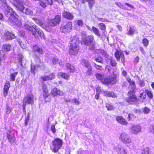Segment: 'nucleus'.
<instances>
[{
	"label": "nucleus",
	"mask_w": 154,
	"mask_h": 154,
	"mask_svg": "<svg viewBox=\"0 0 154 154\" xmlns=\"http://www.w3.org/2000/svg\"><path fill=\"white\" fill-rule=\"evenodd\" d=\"M0 7H3L5 9L4 11V14L8 18L9 20L12 23L16 25L19 27L21 26V23L18 20L16 17V13L7 4L6 0L0 1Z\"/></svg>",
	"instance_id": "f257e3e1"
},
{
	"label": "nucleus",
	"mask_w": 154,
	"mask_h": 154,
	"mask_svg": "<svg viewBox=\"0 0 154 154\" xmlns=\"http://www.w3.org/2000/svg\"><path fill=\"white\" fill-rule=\"evenodd\" d=\"M127 80L130 83L129 88H131V89L128 93V97L126 99L127 102L131 104H133L137 101V99L136 96L134 94V89L136 86L135 82L129 78H127Z\"/></svg>",
	"instance_id": "f03ea898"
},
{
	"label": "nucleus",
	"mask_w": 154,
	"mask_h": 154,
	"mask_svg": "<svg viewBox=\"0 0 154 154\" xmlns=\"http://www.w3.org/2000/svg\"><path fill=\"white\" fill-rule=\"evenodd\" d=\"M12 3L13 4L16 8L23 13L27 15H33L32 11L27 8H25L23 5L21 0H12Z\"/></svg>",
	"instance_id": "7ed1b4c3"
},
{
	"label": "nucleus",
	"mask_w": 154,
	"mask_h": 154,
	"mask_svg": "<svg viewBox=\"0 0 154 154\" xmlns=\"http://www.w3.org/2000/svg\"><path fill=\"white\" fill-rule=\"evenodd\" d=\"M24 28L29 32L32 33L33 35H35L33 32V30L34 29L41 38H45L43 32L40 29L37 28L35 25H33L31 26L28 25L26 24L24 26Z\"/></svg>",
	"instance_id": "20e7f679"
},
{
	"label": "nucleus",
	"mask_w": 154,
	"mask_h": 154,
	"mask_svg": "<svg viewBox=\"0 0 154 154\" xmlns=\"http://www.w3.org/2000/svg\"><path fill=\"white\" fill-rule=\"evenodd\" d=\"M78 43L76 39H72L70 43L69 50L70 54L75 55L77 54L79 49Z\"/></svg>",
	"instance_id": "39448f33"
},
{
	"label": "nucleus",
	"mask_w": 154,
	"mask_h": 154,
	"mask_svg": "<svg viewBox=\"0 0 154 154\" xmlns=\"http://www.w3.org/2000/svg\"><path fill=\"white\" fill-rule=\"evenodd\" d=\"M63 144L62 140L59 138L55 139L52 141L53 147L52 150L54 152H57L62 147Z\"/></svg>",
	"instance_id": "423d86ee"
},
{
	"label": "nucleus",
	"mask_w": 154,
	"mask_h": 154,
	"mask_svg": "<svg viewBox=\"0 0 154 154\" xmlns=\"http://www.w3.org/2000/svg\"><path fill=\"white\" fill-rule=\"evenodd\" d=\"M72 24L71 22L63 23L61 26L60 30L64 33H67L70 31L72 29Z\"/></svg>",
	"instance_id": "0eeeda50"
},
{
	"label": "nucleus",
	"mask_w": 154,
	"mask_h": 154,
	"mask_svg": "<svg viewBox=\"0 0 154 154\" xmlns=\"http://www.w3.org/2000/svg\"><path fill=\"white\" fill-rule=\"evenodd\" d=\"M116 78L115 77L104 78L101 80V82L106 85H114L116 83Z\"/></svg>",
	"instance_id": "6e6552de"
},
{
	"label": "nucleus",
	"mask_w": 154,
	"mask_h": 154,
	"mask_svg": "<svg viewBox=\"0 0 154 154\" xmlns=\"http://www.w3.org/2000/svg\"><path fill=\"white\" fill-rule=\"evenodd\" d=\"M119 140L123 143H129L131 142V138L125 133H122L119 137Z\"/></svg>",
	"instance_id": "1a4fd4ad"
},
{
	"label": "nucleus",
	"mask_w": 154,
	"mask_h": 154,
	"mask_svg": "<svg viewBox=\"0 0 154 154\" xmlns=\"http://www.w3.org/2000/svg\"><path fill=\"white\" fill-rule=\"evenodd\" d=\"M131 132L134 134H137L141 132V127L139 124L133 125L130 128Z\"/></svg>",
	"instance_id": "9d476101"
},
{
	"label": "nucleus",
	"mask_w": 154,
	"mask_h": 154,
	"mask_svg": "<svg viewBox=\"0 0 154 154\" xmlns=\"http://www.w3.org/2000/svg\"><path fill=\"white\" fill-rule=\"evenodd\" d=\"M82 43L89 46L90 50H93L95 49V44L91 39H83Z\"/></svg>",
	"instance_id": "9b49d317"
},
{
	"label": "nucleus",
	"mask_w": 154,
	"mask_h": 154,
	"mask_svg": "<svg viewBox=\"0 0 154 154\" xmlns=\"http://www.w3.org/2000/svg\"><path fill=\"white\" fill-rule=\"evenodd\" d=\"M33 96L32 95H28L23 99V103L32 104L33 103Z\"/></svg>",
	"instance_id": "f8f14e48"
},
{
	"label": "nucleus",
	"mask_w": 154,
	"mask_h": 154,
	"mask_svg": "<svg viewBox=\"0 0 154 154\" xmlns=\"http://www.w3.org/2000/svg\"><path fill=\"white\" fill-rule=\"evenodd\" d=\"M50 94L54 97L57 95L63 96V91L57 88H54L51 90Z\"/></svg>",
	"instance_id": "ddd939ff"
},
{
	"label": "nucleus",
	"mask_w": 154,
	"mask_h": 154,
	"mask_svg": "<svg viewBox=\"0 0 154 154\" xmlns=\"http://www.w3.org/2000/svg\"><path fill=\"white\" fill-rule=\"evenodd\" d=\"M115 56L118 61H119L120 58H121V61L122 62H124V56L122 51L117 50L115 53Z\"/></svg>",
	"instance_id": "4468645a"
},
{
	"label": "nucleus",
	"mask_w": 154,
	"mask_h": 154,
	"mask_svg": "<svg viewBox=\"0 0 154 154\" xmlns=\"http://www.w3.org/2000/svg\"><path fill=\"white\" fill-rule=\"evenodd\" d=\"M6 137L9 140V142L11 144L14 143L15 141V138L14 136L11 134L10 130H8L6 132Z\"/></svg>",
	"instance_id": "2eb2a0df"
},
{
	"label": "nucleus",
	"mask_w": 154,
	"mask_h": 154,
	"mask_svg": "<svg viewBox=\"0 0 154 154\" xmlns=\"http://www.w3.org/2000/svg\"><path fill=\"white\" fill-rule=\"evenodd\" d=\"M62 16L64 17L67 18L70 20H72L74 18V16L73 14H72L66 11H64L63 13Z\"/></svg>",
	"instance_id": "dca6fc26"
},
{
	"label": "nucleus",
	"mask_w": 154,
	"mask_h": 154,
	"mask_svg": "<svg viewBox=\"0 0 154 154\" xmlns=\"http://www.w3.org/2000/svg\"><path fill=\"white\" fill-rule=\"evenodd\" d=\"M10 87V82L8 81H7L5 84L4 88L3 95L4 97H6L8 94Z\"/></svg>",
	"instance_id": "f3484780"
},
{
	"label": "nucleus",
	"mask_w": 154,
	"mask_h": 154,
	"mask_svg": "<svg viewBox=\"0 0 154 154\" xmlns=\"http://www.w3.org/2000/svg\"><path fill=\"white\" fill-rule=\"evenodd\" d=\"M116 120L119 123L121 124L126 125L128 124V122L122 116H117L116 117Z\"/></svg>",
	"instance_id": "a211bd4d"
},
{
	"label": "nucleus",
	"mask_w": 154,
	"mask_h": 154,
	"mask_svg": "<svg viewBox=\"0 0 154 154\" xmlns=\"http://www.w3.org/2000/svg\"><path fill=\"white\" fill-rule=\"evenodd\" d=\"M16 38L15 35L9 31L6 32L4 34V38Z\"/></svg>",
	"instance_id": "6ab92c4d"
},
{
	"label": "nucleus",
	"mask_w": 154,
	"mask_h": 154,
	"mask_svg": "<svg viewBox=\"0 0 154 154\" xmlns=\"http://www.w3.org/2000/svg\"><path fill=\"white\" fill-rule=\"evenodd\" d=\"M33 51H34L37 52L38 53L42 54L43 53V50L42 48H40L37 45H35L33 47Z\"/></svg>",
	"instance_id": "aec40b11"
},
{
	"label": "nucleus",
	"mask_w": 154,
	"mask_h": 154,
	"mask_svg": "<svg viewBox=\"0 0 154 154\" xmlns=\"http://www.w3.org/2000/svg\"><path fill=\"white\" fill-rule=\"evenodd\" d=\"M103 94L104 95L108 97H115L116 96V94L111 91H104L103 92Z\"/></svg>",
	"instance_id": "412c9836"
},
{
	"label": "nucleus",
	"mask_w": 154,
	"mask_h": 154,
	"mask_svg": "<svg viewBox=\"0 0 154 154\" xmlns=\"http://www.w3.org/2000/svg\"><path fill=\"white\" fill-rule=\"evenodd\" d=\"M82 64L87 69L91 66L88 61L85 59L82 60Z\"/></svg>",
	"instance_id": "4be33fe9"
},
{
	"label": "nucleus",
	"mask_w": 154,
	"mask_h": 154,
	"mask_svg": "<svg viewBox=\"0 0 154 154\" xmlns=\"http://www.w3.org/2000/svg\"><path fill=\"white\" fill-rule=\"evenodd\" d=\"M57 75L59 77H60L66 80H67L69 77V75L65 73L59 72L58 73Z\"/></svg>",
	"instance_id": "5701e85b"
},
{
	"label": "nucleus",
	"mask_w": 154,
	"mask_h": 154,
	"mask_svg": "<svg viewBox=\"0 0 154 154\" xmlns=\"http://www.w3.org/2000/svg\"><path fill=\"white\" fill-rule=\"evenodd\" d=\"M66 66L67 70L70 72H73L75 71V68L73 66L71 65L69 63H67Z\"/></svg>",
	"instance_id": "b1692460"
},
{
	"label": "nucleus",
	"mask_w": 154,
	"mask_h": 154,
	"mask_svg": "<svg viewBox=\"0 0 154 154\" xmlns=\"http://www.w3.org/2000/svg\"><path fill=\"white\" fill-rule=\"evenodd\" d=\"M54 21L55 22L56 25L59 24L61 21V17L60 15H56L54 19H53Z\"/></svg>",
	"instance_id": "393cba45"
},
{
	"label": "nucleus",
	"mask_w": 154,
	"mask_h": 154,
	"mask_svg": "<svg viewBox=\"0 0 154 154\" xmlns=\"http://www.w3.org/2000/svg\"><path fill=\"white\" fill-rule=\"evenodd\" d=\"M92 30L94 33L97 35L100 36V34L99 33V30L98 29L96 28L94 26H93L92 28Z\"/></svg>",
	"instance_id": "a878e982"
},
{
	"label": "nucleus",
	"mask_w": 154,
	"mask_h": 154,
	"mask_svg": "<svg viewBox=\"0 0 154 154\" xmlns=\"http://www.w3.org/2000/svg\"><path fill=\"white\" fill-rule=\"evenodd\" d=\"M96 53H100L101 54L103 55L106 58H108L109 57V55L107 54L106 52L103 50H97Z\"/></svg>",
	"instance_id": "bb28decb"
},
{
	"label": "nucleus",
	"mask_w": 154,
	"mask_h": 154,
	"mask_svg": "<svg viewBox=\"0 0 154 154\" xmlns=\"http://www.w3.org/2000/svg\"><path fill=\"white\" fill-rule=\"evenodd\" d=\"M48 24L50 26L52 27L57 25L54 21L53 19H48Z\"/></svg>",
	"instance_id": "cd10ccee"
},
{
	"label": "nucleus",
	"mask_w": 154,
	"mask_h": 154,
	"mask_svg": "<svg viewBox=\"0 0 154 154\" xmlns=\"http://www.w3.org/2000/svg\"><path fill=\"white\" fill-rule=\"evenodd\" d=\"M87 74L89 75H91L93 73L92 66L88 68L86 70Z\"/></svg>",
	"instance_id": "c85d7f7f"
},
{
	"label": "nucleus",
	"mask_w": 154,
	"mask_h": 154,
	"mask_svg": "<svg viewBox=\"0 0 154 154\" xmlns=\"http://www.w3.org/2000/svg\"><path fill=\"white\" fill-rule=\"evenodd\" d=\"M40 65L39 64L38 65L35 66L34 65L32 64L31 65V71L32 73L34 74L35 73V70L37 69V67H38Z\"/></svg>",
	"instance_id": "c756f323"
},
{
	"label": "nucleus",
	"mask_w": 154,
	"mask_h": 154,
	"mask_svg": "<svg viewBox=\"0 0 154 154\" xmlns=\"http://www.w3.org/2000/svg\"><path fill=\"white\" fill-rule=\"evenodd\" d=\"M116 4L119 7L122 9H124L126 10H128V8L126 7L124 5L122 4L120 2H116Z\"/></svg>",
	"instance_id": "7c9ffc66"
},
{
	"label": "nucleus",
	"mask_w": 154,
	"mask_h": 154,
	"mask_svg": "<svg viewBox=\"0 0 154 154\" xmlns=\"http://www.w3.org/2000/svg\"><path fill=\"white\" fill-rule=\"evenodd\" d=\"M98 26L100 29L105 31L106 29V26L105 25L102 23H100L98 24Z\"/></svg>",
	"instance_id": "2f4dec72"
},
{
	"label": "nucleus",
	"mask_w": 154,
	"mask_h": 154,
	"mask_svg": "<svg viewBox=\"0 0 154 154\" xmlns=\"http://www.w3.org/2000/svg\"><path fill=\"white\" fill-rule=\"evenodd\" d=\"M142 110L143 112L145 114H148L150 112V109L146 107L143 108Z\"/></svg>",
	"instance_id": "473e14b6"
},
{
	"label": "nucleus",
	"mask_w": 154,
	"mask_h": 154,
	"mask_svg": "<svg viewBox=\"0 0 154 154\" xmlns=\"http://www.w3.org/2000/svg\"><path fill=\"white\" fill-rule=\"evenodd\" d=\"M143 89L144 88H143L142 90H140V96L141 98L142 99H145L146 97V93L143 92V91H144Z\"/></svg>",
	"instance_id": "72a5a7b5"
},
{
	"label": "nucleus",
	"mask_w": 154,
	"mask_h": 154,
	"mask_svg": "<svg viewBox=\"0 0 154 154\" xmlns=\"http://www.w3.org/2000/svg\"><path fill=\"white\" fill-rule=\"evenodd\" d=\"M43 95L44 98L45 100V101H50V99H49L48 100H47V98L48 97L49 94L48 92H43Z\"/></svg>",
	"instance_id": "f704fd0d"
},
{
	"label": "nucleus",
	"mask_w": 154,
	"mask_h": 154,
	"mask_svg": "<svg viewBox=\"0 0 154 154\" xmlns=\"http://www.w3.org/2000/svg\"><path fill=\"white\" fill-rule=\"evenodd\" d=\"M34 20L35 22L36 23L38 24L39 26L42 27L43 23L41 21L37 19L36 18H34L33 19Z\"/></svg>",
	"instance_id": "c9c22d12"
},
{
	"label": "nucleus",
	"mask_w": 154,
	"mask_h": 154,
	"mask_svg": "<svg viewBox=\"0 0 154 154\" xmlns=\"http://www.w3.org/2000/svg\"><path fill=\"white\" fill-rule=\"evenodd\" d=\"M144 89V90L146 91L148 97L151 98H153V96L151 91L148 90V89H146L145 88Z\"/></svg>",
	"instance_id": "e433bc0d"
},
{
	"label": "nucleus",
	"mask_w": 154,
	"mask_h": 154,
	"mask_svg": "<svg viewBox=\"0 0 154 154\" xmlns=\"http://www.w3.org/2000/svg\"><path fill=\"white\" fill-rule=\"evenodd\" d=\"M141 153L142 154H149V149L148 147L144 148L142 150Z\"/></svg>",
	"instance_id": "4c0bfd02"
},
{
	"label": "nucleus",
	"mask_w": 154,
	"mask_h": 154,
	"mask_svg": "<svg viewBox=\"0 0 154 154\" xmlns=\"http://www.w3.org/2000/svg\"><path fill=\"white\" fill-rule=\"evenodd\" d=\"M95 76L98 80H100L101 82V80L104 78L103 76L101 74L99 73H97L96 74Z\"/></svg>",
	"instance_id": "58836bf2"
},
{
	"label": "nucleus",
	"mask_w": 154,
	"mask_h": 154,
	"mask_svg": "<svg viewBox=\"0 0 154 154\" xmlns=\"http://www.w3.org/2000/svg\"><path fill=\"white\" fill-rule=\"evenodd\" d=\"M4 50L5 51H9L11 48V46L10 45H5L3 46Z\"/></svg>",
	"instance_id": "ea45409f"
},
{
	"label": "nucleus",
	"mask_w": 154,
	"mask_h": 154,
	"mask_svg": "<svg viewBox=\"0 0 154 154\" xmlns=\"http://www.w3.org/2000/svg\"><path fill=\"white\" fill-rule=\"evenodd\" d=\"M89 6L90 8H91L94 3L95 0H87Z\"/></svg>",
	"instance_id": "a19ab883"
},
{
	"label": "nucleus",
	"mask_w": 154,
	"mask_h": 154,
	"mask_svg": "<svg viewBox=\"0 0 154 154\" xmlns=\"http://www.w3.org/2000/svg\"><path fill=\"white\" fill-rule=\"evenodd\" d=\"M92 58L96 62L99 63H102V61H103V59L101 57H93Z\"/></svg>",
	"instance_id": "79ce46f5"
},
{
	"label": "nucleus",
	"mask_w": 154,
	"mask_h": 154,
	"mask_svg": "<svg viewBox=\"0 0 154 154\" xmlns=\"http://www.w3.org/2000/svg\"><path fill=\"white\" fill-rule=\"evenodd\" d=\"M18 72H15L11 74V79L12 81H14L15 80V77L17 75Z\"/></svg>",
	"instance_id": "37998d69"
},
{
	"label": "nucleus",
	"mask_w": 154,
	"mask_h": 154,
	"mask_svg": "<svg viewBox=\"0 0 154 154\" xmlns=\"http://www.w3.org/2000/svg\"><path fill=\"white\" fill-rule=\"evenodd\" d=\"M75 25H77L78 26H82L83 24V23L82 20H79L75 21Z\"/></svg>",
	"instance_id": "c03bdc74"
},
{
	"label": "nucleus",
	"mask_w": 154,
	"mask_h": 154,
	"mask_svg": "<svg viewBox=\"0 0 154 154\" xmlns=\"http://www.w3.org/2000/svg\"><path fill=\"white\" fill-rule=\"evenodd\" d=\"M23 57V55L21 54H19L18 55V58L19 60V64L22 66V60Z\"/></svg>",
	"instance_id": "a18cd8bd"
},
{
	"label": "nucleus",
	"mask_w": 154,
	"mask_h": 154,
	"mask_svg": "<svg viewBox=\"0 0 154 154\" xmlns=\"http://www.w3.org/2000/svg\"><path fill=\"white\" fill-rule=\"evenodd\" d=\"M109 60H110V63L111 65L112 66H115L116 64V61L112 59L111 58H110Z\"/></svg>",
	"instance_id": "49530a36"
},
{
	"label": "nucleus",
	"mask_w": 154,
	"mask_h": 154,
	"mask_svg": "<svg viewBox=\"0 0 154 154\" xmlns=\"http://www.w3.org/2000/svg\"><path fill=\"white\" fill-rule=\"evenodd\" d=\"M30 114V113H28L27 116L26 118L25 122V126H26L27 125L28 123L29 122V119Z\"/></svg>",
	"instance_id": "de8ad7c7"
},
{
	"label": "nucleus",
	"mask_w": 154,
	"mask_h": 154,
	"mask_svg": "<svg viewBox=\"0 0 154 154\" xmlns=\"http://www.w3.org/2000/svg\"><path fill=\"white\" fill-rule=\"evenodd\" d=\"M19 44L20 45V46L23 49L25 48L26 47V44H24L22 41H20V39H18L17 41Z\"/></svg>",
	"instance_id": "09e8293b"
},
{
	"label": "nucleus",
	"mask_w": 154,
	"mask_h": 154,
	"mask_svg": "<svg viewBox=\"0 0 154 154\" xmlns=\"http://www.w3.org/2000/svg\"><path fill=\"white\" fill-rule=\"evenodd\" d=\"M55 75L54 73H52L48 76L49 80H52L55 78Z\"/></svg>",
	"instance_id": "8fccbe9b"
},
{
	"label": "nucleus",
	"mask_w": 154,
	"mask_h": 154,
	"mask_svg": "<svg viewBox=\"0 0 154 154\" xmlns=\"http://www.w3.org/2000/svg\"><path fill=\"white\" fill-rule=\"evenodd\" d=\"M106 107L108 110H111L113 109L112 106L109 103L106 104Z\"/></svg>",
	"instance_id": "3c124183"
},
{
	"label": "nucleus",
	"mask_w": 154,
	"mask_h": 154,
	"mask_svg": "<svg viewBox=\"0 0 154 154\" xmlns=\"http://www.w3.org/2000/svg\"><path fill=\"white\" fill-rule=\"evenodd\" d=\"M94 66L98 70H100L102 69L101 66L97 65L95 63H94Z\"/></svg>",
	"instance_id": "603ef678"
},
{
	"label": "nucleus",
	"mask_w": 154,
	"mask_h": 154,
	"mask_svg": "<svg viewBox=\"0 0 154 154\" xmlns=\"http://www.w3.org/2000/svg\"><path fill=\"white\" fill-rule=\"evenodd\" d=\"M134 30L131 27H130L129 31L128 32V34L129 35H131L133 34Z\"/></svg>",
	"instance_id": "864d4df0"
},
{
	"label": "nucleus",
	"mask_w": 154,
	"mask_h": 154,
	"mask_svg": "<svg viewBox=\"0 0 154 154\" xmlns=\"http://www.w3.org/2000/svg\"><path fill=\"white\" fill-rule=\"evenodd\" d=\"M41 79L43 81H45L49 80L48 76H42L41 77Z\"/></svg>",
	"instance_id": "5fc2aeb1"
},
{
	"label": "nucleus",
	"mask_w": 154,
	"mask_h": 154,
	"mask_svg": "<svg viewBox=\"0 0 154 154\" xmlns=\"http://www.w3.org/2000/svg\"><path fill=\"white\" fill-rule=\"evenodd\" d=\"M42 90L43 92H48V90L47 88V86L43 84L42 85Z\"/></svg>",
	"instance_id": "6e6d98bb"
},
{
	"label": "nucleus",
	"mask_w": 154,
	"mask_h": 154,
	"mask_svg": "<svg viewBox=\"0 0 154 154\" xmlns=\"http://www.w3.org/2000/svg\"><path fill=\"white\" fill-rule=\"evenodd\" d=\"M139 84L140 86L143 87L145 85V83L144 81L141 80H140L139 82Z\"/></svg>",
	"instance_id": "4d7b16f0"
},
{
	"label": "nucleus",
	"mask_w": 154,
	"mask_h": 154,
	"mask_svg": "<svg viewBox=\"0 0 154 154\" xmlns=\"http://www.w3.org/2000/svg\"><path fill=\"white\" fill-rule=\"evenodd\" d=\"M148 42L147 39H143V43L145 46H146L148 45Z\"/></svg>",
	"instance_id": "13d9d810"
},
{
	"label": "nucleus",
	"mask_w": 154,
	"mask_h": 154,
	"mask_svg": "<svg viewBox=\"0 0 154 154\" xmlns=\"http://www.w3.org/2000/svg\"><path fill=\"white\" fill-rule=\"evenodd\" d=\"M51 130L53 133H55L56 131L54 125H51Z\"/></svg>",
	"instance_id": "bf43d9fd"
},
{
	"label": "nucleus",
	"mask_w": 154,
	"mask_h": 154,
	"mask_svg": "<svg viewBox=\"0 0 154 154\" xmlns=\"http://www.w3.org/2000/svg\"><path fill=\"white\" fill-rule=\"evenodd\" d=\"M6 112L7 114H9L11 112V109L9 107L7 106L6 109Z\"/></svg>",
	"instance_id": "052dcab7"
},
{
	"label": "nucleus",
	"mask_w": 154,
	"mask_h": 154,
	"mask_svg": "<svg viewBox=\"0 0 154 154\" xmlns=\"http://www.w3.org/2000/svg\"><path fill=\"white\" fill-rule=\"evenodd\" d=\"M19 35L21 37H23L25 35V33L24 32L20 31L19 32Z\"/></svg>",
	"instance_id": "680f3d73"
},
{
	"label": "nucleus",
	"mask_w": 154,
	"mask_h": 154,
	"mask_svg": "<svg viewBox=\"0 0 154 154\" xmlns=\"http://www.w3.org/2000/svg\"><path fill=\"white\" fill-rule=\"evenodd\" d=\"M134 117V116L132 114H129L128 115V120H130L131 119H132Z\"/></svg>",
	"instance_id": "e2e57ef3"
},
{
	"label": "nucleus",
	"mask_w": 154,
	"mask_h": 154,
	"mask_svg": "<svg viewBox=\"0 0 154 154\" xmlns=\"http://www.w3.org/2000/svg\"><path fill=\"white\" fill-rule=\"evenodd\" d=\"M149 130L152 133L154 134V125L151 126L149 128Z\"/></svg>",
	"instance_id": "0e129e2a"
},
{
	"label": "nucleus",
	"mask_w": 154,
	"mask_h": 154,
	"mask_svg": "<svg viewBox=\"0 0 154 154\" xmlns=\"http://www.w3.org/2000/svg\"><path fill=\"white\" fill-rule=\"evenodd\" d=\"M58 61V60L57 58H54L52 60V63L54 64H56L57 63Z\"/></svg>",
	"instance_id": "69168bd1"
},
{
	"label": "nucleus",
	"mask_w": 154,
	"mask_h": 154,
	"mask_svg": "<svg viewBox=\"0 0 154 154\" xmlns=\"http://www.w3.org/2000/svg\"><path fill=\"white\" fill-rule=\"evenodd\" d=\"M121 148V146L119 145H118L117 146L115 147V148L116 149V151H117V152H120V149Z\"/></svg>",
	"instance_id": "338daca9"
},
{
	"label": "nucleus",
	"mask_w": 154,
	"mask_h": 154,
	"mask_svg": "<svg viewBox=\"0 0 154 154\" xmlns=\"http://www.w3.org/2000/svg\"><path fill=\"white\" fill-rule=\"evenodd\" d=\"M40 5L43 8H45L46 7V4L43 2H41L40 3Z\"/></svg>",
	"instance_id": "774afa93"
}]
</instances>
